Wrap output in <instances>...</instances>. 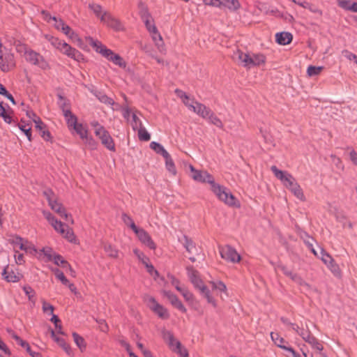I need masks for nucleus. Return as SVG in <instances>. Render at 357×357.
<instances>
[{
  "mask_svg": "<svg viewBox=\"0 0 357 357\" xmlns=\"http://www.w3.org/2000/svg\"><path fill=\"white\" fill-rule=\"evenodd\" d=\"M188 275L195 289H197L202 296L206 299L207 303L211 305L214 307H216L218 305L217 300L212 295L208 287L201 279L198 271L192 268H188Z\"/></svg>",
  "mask_w": 357,
  "mask_h": 357,
  "instance_id": "1",
  "label": "nucleus"
},
{
  "mask_svg": "<svg viewBox=\"0 0 357 357\" xmlns=\"http://www.w3.org/2000/svg\"><path fill=\"white\" fill-rule=\"evenodd\" d=\"M43 214L56 231L59 233L70 243H77V240L72 228H70L68 225L63 224L62 222L58 220L49 211H44Z\"/></svg>",
  "mask_w": 357,
  "mask_h": 357,
  "instance_id": "2",
  "label": "nucleus"
},
{
  "mask_svg": "<svg viewBox=\"0 0 357 357\" xmlns=\"http://www.w3.org/2000/svg\"><path fill=\"white\" fill-rule=\"evenodd\" d=\"M46 38L54 48L68 57L78 62L84 60L83 54L65 41L50 36H46Z\"/></svg>",
  "mask_w": 357,
  "mask_h": 357,
  "instance_id": "3",
  "label": "nucleus"
},
{
  "mask_svg": "<svg viewBox=\"0 0 357 357\" xmlns=\"http://www.w3.org/2000/svg\"><path fill=\"white\" fill-rule=\"evenodd\" d=\"M86 40L96 50L97 52H99L107 59L112 61L114 64L119 66V67H126V63L123 59L119 54H115L111 50L107 48L106 46L101 43V42L97 40H94L90 36L86 37Z\"/></svg>",
  "mask_w": 357,
  "mask_h": 357,
  "instance_id": "4",
  "label": "nucleus"
},
{
  "mask_svg": "<svg viewBox=\"0 0 357 357\" xmlns=\"http://www.w3.org/2000/svg\"><path fill=\"white\" fill-rule=\"evenodd\" d=\"M238 62L245 68L264 66L266 61V57L261 53H245L242 51L236 52Z\"/></svg>",
  "mask_w": 357,
  "mask_h": 357,
  "instance_id": "5",
  "label": "nucleus"
},
{
  "mask_svg": "<svg viewBox=\"0 0 357 357\" xmlns=\"http://www.w3.org/2000/svg\"><path fill=\"white\" fill-rule=\"evenodd\" d=\"M211 190L218 199L226 205L235 208L240 207L241 205L238 200L225 187L216 183L213 185Z\"/></svg>",
  "mask_w": 357,
  "mask_h": 357,
  "instance_id": "6",
  "label": "nucleus"
},
{
  "mask_svg": "<svg viewBox=\"0 0 357 357\" xmlns=\"http://www.w3.org/2000/svg\"><path fill=\"white\" fill-rule=\"evenodd\" d=\"M44 196L46 197L48 204L54 212L58 213L61 218H64L66 221H70L72 224L73 220L71 216L66 213L65 208L61 203L58 202L54 192L51 190H45Z\"/></svg>",
  "mask_w": 357,
  "mask_h": 357,
  "instance_id": "7",
  "label": "nucleus"
},
{
  "mask_svg": "<svg viewBox=\"0 0 357 357\" xmlns=\"http://www.w3.org/2000/svg\"><path fill=\"white\" fill-rule=\"evenodd\" d=\"M158 156L165 163L167 172L172 176H176V168L171 154L160 144H158Z\"/></svg>",
  "mask_w": 357,
  "mask_h": 357,
  "instance_id": "8",
  "label": "nucleus"
},
{
  "mask_svg": "<svg viewBox=\"0 0 357 357\" xmlns=\"http://www.w3.org/2000/svg\"><path fill=\"white\" fill-rule=\"evenodd\" d=\"M162 335L164 340L173 351L176 352L181 357L188 356V353L186 349L182 347L180 342L175 339L169 331H164L162 333Z\"/></svg>",
  "mask_w": 357,
  "mask_h": 357,
  "instance_id": "9",
  "label": "nucleus"
},
{
  "mask_svg": "<svg viewBox=\"0 0 357 357\" xmlns=\"http://www.w3.org/2000/svg\"><path fill=\"white\" fill-rule=\"evenodd\" d=\"M25 60L31 65L36 66L43 70L50 68V64L43 56L33 50L26 52Z\"/></svg>",
  "mask_w": 357,
  "mask_h": 357,
  "instance_id": "10",
  "label": "nucleus"
},
{
  "mask_svg": "<svg viewBox=\"0 0 357 357\" xmlns=\"http://www.w3.org/2000/svg\"><path fill=\"white\" fill-rule=\"evenodd\" d=\"M189 169L191 172L190 176L195 181L209 183L211 185V190H212L213 185L216 184L213 176L206 171L197 170L191 165H189Z\"/></svg>",
  "mask_w": 357,
  "mask_h": 357,
  "instance_id": "11",
  "label": "nucleus"
},
{
  "mask_svg": "<svg viewBox=\"0 0 357 357\" xmlns=\"http://www.w3.org/2000/svg\"><path fill=\"white\" fill-rule=\"evenodd\" d=\"M271 169L274 174L275 176L280 180L283 185L289 190L294 186V184L298 183L293 176L287 172L280 170L277 168L276 166H272Z\"/></svg>",
  "mask_w": 357,
  "mask_h": 357,
  "instance_id": "12",
  "label": "nucleus"
},
{
  "mask_svg": "<svg viewBox=\"0 0 357 357\" xmlns=\"http://www.w3.org/2000/svg\"><path fill=\"white\" fill-rule=\"evenodd\" d=\"M218 250L221 257L227 261L238 263L241 259L237 251L229 245L219 246Z\"/></svg>",
  "mask_w": 357,
  "mask_h": 357,
  "instance_id": "13",
  "label": "nucleus"
},
{
  "mask_svg": "<svg viewBox=\"0 0 357 357\" xmlns=\"http://www.w3.org/2000/svg\"><path fill=\"white\" fill-rule=\"evenodd\" d=\"M139 14L142 21L144 22L147 30L152 36L153 40L156 39V28L155 26L154 20L150 16L147 9L143 6L141 7Z\"/></svg>",
  "mask_w": 357,
  "mask_h": 357,
  "instance_id": "14",
  "label": "nucleus"
},
{
  "mask_svg": "<svg viewBox=\"0 0 357 357\" xmlns=\"http://www.w3.org/2000/svg\"><path fill=\"white\" fill-rule=\"evenodd\" d=\"M68 128L71 130H73L82 139H84L88 135V130L82 124L77 122V118L76 116H71L70 119H68L66 121Z\"/></svg>",
  "mask_w": 357,
  "mask_h": 357,
  "instance_id": "15",
  "label": "nucleus"
},
{
  "mask_svg": "<svg viewBox=\"0 0 357 357\" xmlns=\"http://www.w3.org/2000/svg\"><path fill=\"white\" fill-rule=\"evenodd\" d=\"M172 284L176 288V289L181 294L185 301L188 302L189 305L192 306L197 303V301L193 294L183 284H181L179 281L173 280Z\"/></svg>",
  "mask_w": 357,
  "mask_h": 357,
  "instance_id": "16",
  "label": "nucleus"
},
{
  "mask_svg": "<svg viewBox=\"0 0 357 357\" xmlns=\"http://www.w3.org/2000/svg\"><path fill=\"white\" fill-rule=\"evenodd\" d=\"M175 93L190 111L197 113L198 107L201 105L200 102L196 101L194 98H190L184 91L180 89H176Z\"/></svg>",
  "mask_w": 357,
  "mask_h": 357,
  "instance_id": "17",
  "label": "nucleus"
},
{
  "mask_svg": "<svg viewBox=\"0 0 357 357\" xmlns=\"http://www.w3.org/2000/svg\"><path fill=\"white\" fill-rule=\"evenodd\" d=\"M101 22L116 31L123 30L122 23L109 13L105 12L103 15H101Z\"/></svg>",
  "mask_w": 357,
  "mask_h": 357,
  "instance_id": "18",
  "label": "nucleus"
},
{
  "mask_svg": "<svg viewBox=\"0 0 357 357\" xmlns=\"http://www.w3.org/2000/svg\"><path fill=\"white\" fill-rule=\"evenodd\" d=\"M2 276L8 282H19L23 277L19 270L13 266H7L4 268Z\"/></svg>",
  "mask_w": 357,
  "mask_h": 357,
  "instance_id": "19",
  "label": "nucleus"
},
{
  "mask_svg": "<svg viewBox=\"0 0 357 357\" xmlns=\"http://www.w3.org/2000/svg\"><path fill=\"white\" fill-rule=\"evenodd\" d=\"M277 270L281 271L285 275L290 278L294 282L304 287L306 289H309L310 286L306 282H305L298 275L293 273V271L284 265L280 264L277 266Z\"/></svg>",
  "mask_w": 357,
  "mask_h": 357,
  "instance_id": "20",
  "label": "nucleus"
},
{
  "mask_svg": "<svg viewBox=\"0 0 357 357\" xmlns=\"http://www.w3.org/2000/svg\"><path fill=\"white\" fill-rule=\"evenodd\" d=\"M96 136L99 138L102 144L109 151H115L116 147L114 139L109 132L105 128L96 132Z\"/></svg>",
  "mask_w": 357,
  "mask_h": 357,
  "instance_id": "21",
  "label": "nucleus"
},
{
  "mask_svg": "<svg viewBox=\"0 0 357 357\" xmlns=\"http://www.w3.org/2000/svg\"><path fill=\"white\" fill-rule=\"evenodd\" d=\"M58 105L63 112V114L65 117L66 121H68V119H70L71 116H75L70 110V101L65 98L64 97H63L61 95H58Z\"/></svg>",
  "mask_w": 357,
  "mask_h": 357,
  "instance_id": "22",
  "label": "nucleus"
},
{
  "mask_svg": "<svg viewBox=\"0 0 357 357\" xmlns=\"http://www.w3.org/2000/svg\"><path fill=\"white\" fill-rule=\"evenodd\" d=\"M133 231L135 233L139 240L143 244H144L145 245L148 246L151 249L155 248L154 242L151 240L149 234L146 231H145L143 229L137 227Z\"/></svg>",
  "mask_w": 357,
  "mask_h": 357,
  "instance_id": "23",
  "label": "nucleus"
},
{
  "mask_svg": "<svg viewBox=\"0 0 357 357\" xmlns=\"http://www.w3.org/2000/svg\"><path fill=\"white\" fill-rule=\"evenodd\" d=\"M271 337L273 342L276 346L290 351L294 355V357H298V355L296 354L295 351L291 347L286 346V344H287V342L284 338L280 337L278 333L272 332L271 333Z\"/></svg>",
  "mask_w": 357,
  "mask_h": 357,
  "instance_id": "24",
  "label": "nucleus"
},
{
  "mask_svg": "<svg viewBox=\"0 0 357 357\" xmlns=\"http://www.w3.org/2000/svg\"><path fill=\"white\" fill-rule=\"evenodd\" d=\"M213 290L217 291V294L220 296L221 299H224L222 294L228 296V291L226 284L221 280H211L209 281Z\"/></svg>",
  "mask_w": 357,
  "mask_h": 357,
  "instance_id": "25",
  "label": "nucleus"
},
{
  "mask_svg": "<svg viewBox=\"0 0 357 357\" xmlns=\"http://www.w3.org/2000/svg\"><path fill=\"white\" fill-rule=\"evenodd\" d=\"M164 295L167 297L168 301L174 307L177 308L178 310L183 313L186 312L187 310L185 307L176 295L169 291H164Z\"/></svg>",
  "mask_w": 357,
  "mask_h": 357,
  "instance_id": "26",
  "label": "nucleus"
},
{
  "mask_svg": "<svg viewBox=\"0 0 357 357\" xmlns=\"http://www.w3.org/2000/svg\"><path fill=\"white\" fill-rule=\"evenodd\" d=\"M51 336L52 339L65 351L67 355L69 356H73L74 353L72 348L64 339L56 336L54 331H52Z\"/></svg>",
  "mask_w": 357,
  "mask_h": 357,
  "instance_id": "27",
  "label": "nucleus"
},
{
  "mask_svg": "<svg viewBox=\"0 0 357 357\" xmlns=\"http://www.w3.org/2000/svg\"><path fill=\"white\" fill-rule=\"evenodd\" d=\"M293 39V36L290 33L281 32L275 34L276 42L282 45L289 44Z\"/></svg>",
  "mask_w": 357,
  "mask_h": 357,
  "instance_id": "28",
  "label": "nucleus"
},
{
  "mask_svg": "<svg viewBox=\"0 0 357 357\" xmlns=\"http://www.w3.org/2000/svg\"><path fill=\"white\" fill-rule=\"evenodd\" d=\"M182 243L189 254L192 255H197L198 249L190 238L184 236Z\"/></svg>",
  "mask_w": 357,
  "mask_h": 357,
  "instance_id": "29",
  "label": "nucleus"
},
{
  "mask_svg": "<svg viewBox=\"0 0 357 357\" xmlns=\"http://www.w3.org/2000/svg\"><path fill=\"white\" fill-rule=\"evenodd\" d=\"M340 7L343 9L357 13V3L349 0H337Z\"/></svg>",
  "mask_w": 357,
  "mask_h": 357,
  "instance_id": "30",
  "label": "nucleus"
},
{
  "mask_svg": "<svg viewBox=\"0 0 357 357\" xmlns=\"http://www.w3.org/2000/svg\"><path fill=\"white\" fill-rule=\"evenodd\" d=\"M241 4L238 0H222L221 8H226L230 10L234 11L238 10Z\"/></svg>",
  "mask_w": 357,
  "mask_h": 357,
  "instance_id": "31",
  "label": "nucleus"
},
{
  "mask_svg": "<svg viewBox=\"0 0 357 357\" xmlns=\"http://www.w3.org/2000/svg\"><path fill=\"white\" fill-rule=\"evenodd\" d=\"M17 127L25 134L29 141H31V126L29 123H26L24 121L21 120L17 124Z\"/></svg>",
  "mask_w": 357,
  "mask_h": 357,
  "instance_id": "32",
  "label": "nucleus"
},
{
  "mask_svg": "<svg viewBox=\"0 0 357 357\" xmlns=\"http://www.w3.org/2000/svg\"><path fill=\"white\" fill-rule=\"evenodd\" d=\"M308 343L312 349H316L319 351H321L324 349V347L320 341H319L312 334L305 340Z\"/></svg>",
  "mask_w": 357,
  "mask_h": 357,
  "instance_id": "33",
  "label": "nucleus"
},
{
  "mask_svg": "<svg viewBox=\"0 0 357 357\" xmlns=\"http://www.w3.org/2000/svg\"><path fill=\"white\" fill-rule=\"evenodd\" d=\"M289 190L299 200L302 202L305 201V197L304 195L303 191L298 183L294 184V186L291 188Z\"/></svg>",
  "mask_w": 357,
  "mask_h": 357,
  "instance_id": "34",
  "label": "nucleus"
},
{
  "mask_svg": "<svg viewBox=\"0 0 357 357\" xmlns=\"http://www.w3.org/2000/svg\"><path fill=\"white\" fill-rule=\"evenodd\" d=\"M73 337L76 345L79 347L80 351L83 352L86 347L84 339L76 333H73Z\"/></svg>",
  "mask_w": 357,
  "mask_h": 357,
  "instance_id": "35",
  "label": "nucleus"
},
{
  "mask_svg": "<svg viewBox=\"0 0 357 357\" xmlns=\"http://www.w3.org/2000/svg\"><path fill=\"white\" fill-rule=\"evenodd\" d=\"M210 123L215 125L218 128H222L223 123L221 120L211 110L207 118L205 119Z\"/></svg>",
  "mask_w": 357,
  "mask_h": 357,
  "instance_id": "36",
  "label": "nucleus"
},
{
  "mask_svg": "<svg viewBox=\"0 0 357 357\" xmlns=\"http://www.w3.org/2000/svg\"><path fill=\"white\" fill-rule=\"evenodd\" d=\"M129 122L134 130H137V129L143 127L142 121L138 116V113L137 112L135 114H132L131 120Z\"/></svg>",
  "mask_w": 357,
  "mask_h": 357,
  "instance_id": "37",
  "label": "nucleus"
},
{
  "mask_svg": "<svg viewBox=\"0 0 357 357\" xmlns=\"http://www.w3.org/2000/svg\"><path fill=\"white\" fill-rule=\"evenodd\" d=\"M40 254H43L44 257L46 258V261H51L53 260L54 256H55L56 253L53 251V250L50 247L43 248L40 250Z\"/></svg>",
  "mask_w": 357,
  "mask_h": 357,
  "instance_id": "38",
  "label": "nucleus"
},
{
  "mask_svg": "<svg viewBox=\"0 0 357 357\" xmlns=\"http://www.w3.org/2000/svg\"><path fill=\"white\" fill-rule=\"evenodd\" d=\"M322 66H310L307 69V74L309 77H313L319 75L323 70Z\"/></svg>",
  "mask_w": 357,
  "mask_h": 357,
  "instance_id": "39",
  "label": "nucleus"
},
{
  "mask_svg": "<svg viewBox=\"0 0 357 357\" xmlns=\"http://www.w3.org/2000/svg\"><path fill=\"white\" fill-rule=\"evenodd\" d=\"M104 250L110 257L116 258L118 257V250L110 244L104 245Z\"/></svg>",
  "mask_w": 357,
  "mask_h": 357,
  "instance_id": "40",
  "label": "nucleus"
},
{
  "mask_svg": "<svg viewBox=\"0 0 357 357\" xmlns=\"http://www.w3.org/2000/svg\"><path fill=\"white\" fill-rule=\"evenodd\" d=\"M52 271L54 272L56 278L59 280H60L63 284L67 285L68 284L69 280L66 278L63 273L61 270L56 268L52 269Z\"/></svg>",
  "mask_w": 357,
  "mask_h": 357,
  "instance_id": "41",
  "label": "nucleus"
},
{
  "mask_svg": "<svg viewBox=\"0 0 357 357\" xmlns=\"http://www.w3.org/2000/svg\"><path fill=\"white\" fill-rule=\"evenodd\" d=\"M144 302L146 303V305L153 310V312H156V301L155 298L150 296H144Z\"/></svg>",
  "mask_w": 357,
  "mask_h": 357,
  "instance_id": "42",
  "label": "nucleus"
},
{
  "mask_svg": "<svg viewBox=\"0 0 357 357\" xmlns=\"http://www.w3.org/2000/svg\"><path fill=\"white\" fill-rule=\"evenodd\" d=\"M210 111L211 109L208 107L201 103L196 114L205 119L208 116Z\"/></svg>",
  "mask_w": 357,
  "mask_h": 357,
  "instance_id": "43",
  "label": "nucleus"
},
{
  "mask_svg": "<svg viewBox=\"0 0 357 357\" xmlns=\"http://www.w3.org/2000/svg\"><path fill=\"white\" fill-rule=\"evenodd\" d=\"M137 130L139 140L146 142L150 139V135L144 127H142Z\"/></svg>",
  "mask_w": 357,
  "mask_h": 357,
  "instance_id": "44",
  "label": "nucleus"
},
{
  "mask_svg": "<svg viewBox=\"0 0 357 357\" xmlns=\"http://www.w3.org/2000/svg\"><path fill=\"white\" fill-rule=\"evenodd\" d=\"M89 6L94 14L101 20V15H103V13L105 12L102 10V7L96 3L89 4Z\"/></svg>",
  "mask_w": 357,
  "mask_h": 357,
  "instance_id": "45",
  "label": "nucleus"
},
{
  "mask_svg": "<svg viewBox=\"0 0 357 357\" xmlns=\"http://www.w3.org/2000/svg\"><path fill=\"white\" fill-rule=\"evenodd\" d=\"M329 270L332 272V273L336 276V277H340L341 276V270L339 267V266L333 260L331 264H328L327 266Z\"/></svg>",
  "mask_w": 357,
  "mask_h": 357,
  "instance_id": "46",
  "label": "nucleus"
},
{
  "mask_svg": "<svg viewBox=\"0 0 357 357\" xmlns=\"http://www.w3.org/2000/svg\"><path fill=\"white\" fill-rule=\"evenodd\" d=\"M133 252L138 258L139 261H140L144 265L146 264V263L149 261V259L137 248H135L133 250Z\"/></svg>",
  "mask_w": 357,
  "mask_h": 357,
  "instance_id": "47",
  "label": "nucleus"
},
{
  "mask_svg": "<svg viewBox=\"0 0 357 357\" xmlns=\"http://www.w3.org/2000/svg\"><path fill=\"white\" fill-rule=\"evenodd\" d=\"M122 220L126 225L129 226L132 229V231H134L137 227L131 217L126 213H123Z\"/></svg>",
  "mask_w": 357,
  "mask_h": 357,
  "instance_id": "48",
  "label": "nucleus"
},
{
  "mask_svg": "<svg viewBox=\"0 0 357 357\" xmlns=\"http://www.w3.org/2000/svg\"><path fill=\"white\" fill-rule=\"evenodd\" d=\"M11 243L13 245L14 248H18L19 249L22 250V248H24V239L20 236H14L11 239Z\"/></svg>",
  "mask_w": 357,
  "mask_h": 357,
  "instance_id": "49",
  "label": "nucleus"
},
{
  "mask_svg": "<svg viewBox=\"0 0 357 357\" xmlns=\"http://www.w3.org/2000/svg\"><path fill=\"white\" fill-rule=\"evenodd\" d=\"M23 291L26 296H27L29 300L33 303L35 302L34 297H35V291L29 285L24 286L23 287Z\"/></svg>",
  "mask_w": 357,
  "mask_h": 357,
  "instance_id": "50",
  "label": "nucleus"
},
{
  "mask_svg": "<svg viewBox=\"0 0 357 357\" xmlns=\"http://www.w3.org/2000/svg\"><path fill=\"white\" fill-rule=\"evenodd\" d=\"M22 250H24L26 253L31 255H36L37 253V250L35 246L27 241L24 242V248H22Z\"/></svg>",
  "mask_w": 357,
  "mask_h": 357,
  "instance_id": "51",
  "label": "nucleus"
},
{
  "mask_svg": "<svg viewBox=\"0 0 357 357\" xmlns=\"http://www.w3.org/2000/svg\"><path fill=\"white\" fill-rule=\"evenodd\" d=\"M16 51L20 54H23L24 58L26 57V52L31 51V49L29 48L25 44L18 43L15 45Z\"/></svg>",
  "mask_w": 357,
  "mask_h": 357,
  "instance_id": "52",
  "label": "nucleus"
},
{
  "mask_svg": "<svg viewBox=\"0 0 357 357\" xmlns=\"http://www.w3.org/2000/svg\"><path fill=\"white\" fill-rule=\"evenodd\" d=\"M158 317L163 319H167L169 317V313L166 308L158 305Z\"/></svg>",
  "mask_w": 357,
  "mask_h": 357,
  "instance_id": "53",
  "label": "nucleus"
},
{
  "mask_svg": "<svg viewBox=\"0 0 357 357\" xmlns=\"http://www.w3.org/2000/svg\"><path fill=\"white\" fill-rule=\"evenodd\" d=\"M85 144L91 149L95 150L97 148V142L91 137L86 135V137L84 138Z\"/></svg>",
  "mask_w": 357,
  "mask_h": 357,
  "instance_id": "54",
  "label": "nucleus"
},
{
  "mask_svg": "<svg viewBox=\"0 0 357 357\" xmlns=\"http://www.w3.org/2000/svg\"><path fill=\"white\" fill-rule=\"evenodd\" d=\"M62 33H63L66 36H67L70 39L72 37V34H75V32L72 30V29L67 25L66 23L65 24L61 27V29L60 30Z\"/></svg>",
  "mask_w": 357,
  "mask_h": 357,
  "instance_id": "55",
  "label": "nucleus"
},
{
  "mask_svg": "<svg viewBox=\"0 0 357 357\" xmlns=\"http://www.w3.org/2000/svg\"><path fill=\"white\" fill-rule=\"evenodd\" d=\"M203 3L206 6L218 7L221 8L222 0H202Z\"/></svg>",
  "mask_w": 357,
  "mask_h": 357,
  "instance_id": "56",
  "label": "nucleus"
},
{
  "mask_svg": "<svg viewBox=\"0 0 357 357\" xmlns=\"http://www.w3.org/2000/svg\"><path fill=\"white\" fill-rule=\"evenodd\" d=\"M70 40L73 43H75L79 47L84 48L83 41L76 33L75 34H72Z\"/></svg>",
  "mask_w": 357,
  "mask_h": 357,
  "instance_id": "57",
  "label": "nucleus"
},
{
  "mask_svg": "<svg viewBox=\"0 0 357 357\" xmlns=\"http://www.w3.org/2000/svg\"><path fill=\"white\" fill-rule=\"evenodd\" d=\"M52 21L54 22L53 26L58 31H60L61 27L65 24V22L63 20L60 18L58 19L56 17H52Z\"/></svg>",
  "mask_w": 357,
  "mask_h": 357,
  "instance_id": "58",
  "label": "nucleus"
},
{
  "mask_svg": "<svg viewBox=\"0 0 357 357\" xmlns=\"http://www.w3.org/2000/svg\"><path fill=\"white\" fill-rule=\"evenodd\" d=\"M54 263L57 266H61V264H66L67 265V261H66L62 256L60 255L56 254L55 256H54L53 260Z\"/></svg>",
  "mask_w": 357,
  "mask_h": 357,
  "instance_id": "59",
  "label": "nucleus"
},
{
  "mask_svg": "<svg viewBox=\"0 0 357 357\" xmlns=\"http://www.w3.org/2000/svg\"><path fill=\"white\" fill-rule=\"evenodd\" d=\"M43 311L44 312H50V314H52L54 310V307L52 305L48 303L45 301H43Z\"/></svg>",
  "mask_w": 357,
  "mask_h": 357,
  "instance_id": "60",
  "label": "nucleus"
},
{
  "mask_svg": "<svg viewBox=\"0 0 357 357\" xmlns=\"http://www.w3.org/2000/svg\"><path fill=\"white\" fill-rule=\"evenodd\" d=\"M91 127L94 129V133L95 135L96 132L101 131L102 130L105 129L104 126L100 125L98 121H93L91 122Z\"/></svg>",
  "mask_w": 357,
  "mask_h": 357,
  "instance_id": "61",
  "label": "nucleus"
},
{
  "mask_svg": "<svg viewBox=\"0 0 357 357\" xmlns=\"http://www.w3.org/2000/svg\"><path fill=\"white\" fill-rule=\"evenodd\" d=\"M136 111H133L132 109L130 108H126L123 110V117L128 120V121H130L131 120V117L132 116V114H135Z\"/></svg>",
  "mask_w": 357,
  "mask_h": 357,
  "instance_id": "62",
  "label": "nucleus"
},
{
  "mask_svg": "<svg viewBox=\"0 0 357 357\" xmlns=\"http://www.w3.org/2000/svg\"><path fill=\"white\" fill-rule=\"evenodd\" d=\"M15 260L17 264H23L24 263V255L20 253L18 251H15Z\"/></svg>",
  "mask_w": 357,
  "mask_h": 357,
  "instance_id": "63",
  "label": "nucleus"
},
{
  "mask_svg": "<svg viewBox=\"0 0 357 357\" xmlns=\"http://www.w3.org/2000/svg\"><path fill=\"white\" fill-rule=\"evenodd\" d=\"M33 123L36 125V128L39 131L44 130L46 127L40 118H36V121H34Z\"/></svg>",
  "mask_w": 357,
  "mask_h": 357,
  "instance_id": "64",
  "label": "nucleus"
}]
</instances>
